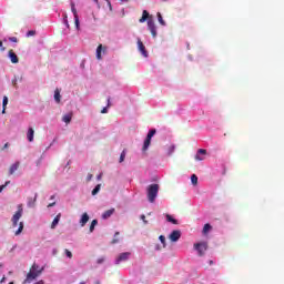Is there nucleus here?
<instances>
[{"label": "nucleus", "instance_id": "f257e3e1", "mask_svg": "<svg viewBox=\"0 0 284 284\" xmlns=\"http://www.w3.org/2000/svg\"><path fill=\"white\" fill-rule=\"evenodd\" d=\"M44 267H40L39 264L33 263L30 267L26 280L23 281L24 284L31 283L32 281H37L41 274H43Z\"/></svg>", "mask_w": 284, "mask_h": 284}, {"label": "nucleus", "instance_id": "f03ea898", "mask_svg": "<svg viewBox=\"0 0 284 284\" xmlns=\"http://www.w3.org/2000/svg\"><path fill=\"white\" fill-rule=\"evenodd\" d=\"M159 184H150L146 189V196L150 203H154L156 201V196H159Z\"/></svg>", "mask_w": 284, "mask_h": 284}, {"label": "nucleus", "instance_id": "7ed1b4c3", "mask_svg": "<svg viewBox=\"0 0 284 284\" xmlns=\"http://www.w3.org/2000/svg\"><path fill=\"white\" fill-rule=\"evenodd\" d=\"M23 216V204L18 205V211L13 214L11 219L12 227L19 225V220Z\"/></svg>", "mask_w": 284, "mask_h": 284}, {"label": "nucleus", "instance_id": "20e7f679", "mask_svg": "<svg viewBox=\"0 0 284 284\" xmlns=\"http://www.w3.org/2000/svg\"><path fill=\"white\" fill-rule=\"evenodd\" d=\"M194 247H195L196 252H199L200 256H203V254H205V252H207L206 242H201V243L194 244Z\"/></svg>", "mask_w": 284, "mask_h": 284}, {"label": "nucleus", "instance_id": "39448f33", "mask_svg": "<svg viewBox=\"0 0 284 284\" xmlns=\"http://www.w3.org/2000/svg\"><path fill=\"white\" fill-rule=\"evenodd\" d=\"M101 52H103V54H105V52H108V47H103V44H99L97 48V59L98 61H101L103 59V57L101 55Z\"/></svg>", "mask_w": 284, "mask_h": 284}, {"label": "nucleus", "instance_id": "423d86ee", "mask_svg": "<svg viewBox=\"0 0 284 284\" xmlns=\"http://www.w3.org/2000/svg\"><path fill=\"white\" fill-rule=\"evenodd\" d=\"M148 28H149L153 39H156V24H154V20L148 21Z\"/></svg>", "mask_w": 284, "mask_h": 284}, {"label": "nucleus", "instance_id": "0eeeda50", "mask_svg": "<svg viewBox=\"0 0 284 284\" xmlns=\"http://www.w3.org/2000/svg\"><path fill=\"white\" fill-rule=\"evenodd\" d=\"M170 241H172V243H176V241H179V239H181V231L175 230L173 231L170 235H169Z\"/></svg>", "mask_w": 284, "mask_h": 284}, {"label": "nucleus", "instance_id": "6e6552de", "mask_svg": "<svg viewBox=\"0 0 284 284\" xmlns=\"http://www.w3.org/2000/svg\"><path fill=\"white\" fill-rule=\"evenodd\" d=\"M138 48L143 57H148V50H145V44H143V41H141V39L138 40Z\"/></svg>", "mask_w": 284, "mask_h": 284}, {"label": "nucleus", "instance_id": "1a4fd4ad", "mask_svg": "<svg viewBox=\"0 0 284 284\" xmlns=\"http://www.w3.org/2000/svg\"><path fill=\"white\" fill-rule=\"evenodd\" d=\"M130 254H131L130 252L121 253L115 261L116 265H119V263L123 261H128V258H130Z\"/></svg>", "mask_w": 284, "mask_h": 284}, {"label": "nucleus", "instance_id": "9d476101", "mask_svg": "<svg viewBox=\"0 0 284 284\" xmlns=\"http://www.w3.org/2000/svg\"><path fill=\"white\" fill-rule=\"evenodd\" d=\"M9 59L11 63H19V57L17 55V53H14L13 50H9Z\"/></svg>", "mask_w": 284, "mask_h": 284}, {"label": "nucleus", "instance_id": "9b49d317", "mask_svg": "<svg viewBox=\"0 0 284 284\" xmlns=\"http://www.w3.org/2000/svg\"><path fill=\"white\" fill-rule=\"evenodd\" d=\"M88 221H90V215H88V213H83L81 219H80L81 227H85Z\"/></svg>", "mask_w": 284, "mask_h": 284}, {"label": "nucleus", "instance_id": "f8f14e48", "mask_svg": "<svg viewBox=\"0 0 284 284\" xmlns=\"http://www.w3.org/2000/svg\"><path fill=\"white\" fill-rule=\"evenodd\" d=\"M27 139H28L29 143H32V141H34V129H32V128L28 129Z\"/></svg>", "mask_w": 284, "mask_h": 284}, {"label": "nucleus", "instance_id": "ddd939ff", "mask_svg": "<svg viewBox=\"0 0 284 284\" xmlns=\"http://www.w3.org/2000/svg\"><path fill=\"white\" fill-rule=\"evenodd\" d=\"M21 165L20 162H16L13 163L10 168H9V174L12 175L17 172V170H19V166Z\"/></svg>", "mask_w": 284, "mask_h": 284}, {"label": "nucleus", "instance_id": "4468645a", "mask_svg": "<svg viewBox=\"0 0 284 284\" xmlns=\"http://www.w3.org/2000/svg\"><path fill=\"white\" fill-rule=\"evenodd\" d=\"M59 221H61V213H59L51 223V230H55L57 225H59Z\"/></svg>", "mask_w": 284, "mask_h": 284}, {"label": "nucleus", "instance_id": "2eb2a0df", "mask_svg": "<svg viewBox=\"0 0 284 284\" xmlns=\"http://www.w3.org/2000/svg\"><path fill=\"white\" fill-rule=\"evenodd\" d=\"M114 212H115L114 209L106 210L104 213H102V219L104 221L110 219V216H112V214H114Z\"/></svg>", "mask_w": 284, "mask_h": 284}, {"label": "nucleus", "instance_id": "dca6fc26", "mask_svg": "<svg viewBox=\"0 0 284 284\" xmlns=\"http://www.w3.org/2000/svg\"><path fill=\"white\" fill-rule=\"evenodd\" d=\"M37 197H38V194L36 193L33 197L28 199V207H34L37 203Z\"/></svg>", "mask_w": 284, "mask_h": 284}, {"label": "nucleus", "instance_id": "f3484780", "mask_svg": "<svg viewBox=\"0 0 284 284\" xmlns=\"http://www.w3.org/2000/svg\"><path fill=\"white\" fill-rule=\"evenodd\" d=\"M149 17H150V13L148 12V10H144L143 12H142V17L140 18V23H145V21H148V19H149Z\"/></svg>", "mask_w": 284, "mask_h": 284}, {"label": "nucleus", "instance_id": "a211bd4d", "mask_svg": "<svg viewBox=\"0 0 284 284\" xmlns=\"http://www.w3.org/2000/svg\"><path fill=\"white\" fill-rule=\"evenodd\" d=\"M150 143H152V140L149 139V138H146V139L144 140V144H143V146H142V152H146L148 148H150Z\"/></svg>", "mask_w": 284, "mask_h": 284}, {"label": "nucleus", "instance_id": "6ab92c4d", "mask_svg": "<svg viewBox=\"0 0 284 284\" xmlns=\"http://www.w3.org/2000/svg\"><path fill=\"white\" fill-rule=\"evenodd\" d=\"M54 101L61 103V91H59V89H55L54 91Z\"/></svg>", "mask_w": 284, "mask_h": 284}, {"label": "nucleus", "instance_id": "aec40b11", "mask_svg": "<svg viewBox=\"0 0 284 284\" xmlns=\"http://www.w3.org/2000/svg\"><path fill=\"white\" fill-rule=\"evenodd\" d=\"M166 221H169V223H172L173 225H179V220L172 217V215L166 214Z\"/></svg>", "mask_w": 284, "mask_h": 284}, {"label": "nucleus", "instance_id": "412c9836", "mask_svg": "<svg viewBox=\"0 0 284 284\" xmlns=\"http://www.w3.org/2000/svg\"><path fill=\"white\" fill-rule=\"evenodd\" d=\"M8 106V97H3L2 100V114H6V108Z\"/></svg>", "mask_w": 284, "mask_h": 284}, {"label": "nucleus", "instance_id": "4be33fe9", "mask_svg": "<svg viewBox=\"0 0 284 284\" xmlns=\"http://www.w3.org/2000/svg\"><path fill=\"white\" fill-rule=\"evenodd\" d=\"M62 121L64 123H70L72 121V113H68V114L63 115Z\"/></svg>", "mask_w": 284, "mask_h": 284}, {"label": "nucleus", "instance_id": "5701e85b", "mask_svg": "<svg viewBox=\"0 0 284 284\" xmlns=\"http://www.w3.org/2000/svg\"><path fill=\"white\" fill-rule=\"evenodd\" d=\"M97 225H99V221H98V220H93V221L91 222L90 227H89V232H90V233L94 232V227H97Z\"/></svg>", "mask_w": 284, "mask_h": 284}, {"label": "nucleus", "instance_id": "b1692460", "mask_svg": "<svg viewBox=\"0 0 284 284\" xmlns=\"http://www.w3.org/2000/svg\"><path fill=\"white\" fill-rule=\"evenodd\" d=\"M18 81H23V77H20V78L14 77V79H12V85H13V88H16V90H17V88H19L17 85Z\"/></svg>", "mask_w": 284, "mask_h": 284}, {"label": "nucleus", "instance_id": "393cba45", "mask_svg": "<svg viewBox=\"0 0 284 284\" xmlns=\"http://www.w3.org/2000/svg\"><path fill=\"white\" fill-rule=\"evenodd\" d=\"M174 150H176V146L170 145V146L168 148L166 154H168L169 156H172V154H174Z\"/></svg>", "mask_w": 284, "mask_h": 284}, {"label": "nucleus", "instance_id": "a878e982", "mask_svg": "<svg viewBox=\"0 0 284 284\" xmlns=\"http://www.w3.org/2000/svg\"><path fill=\"white\" fill-rule=\"evenodd\" d=\"M21 232H23V222L19 223V227L18 230L14 232L16 236H19V234H21Z\"/></svg>", "mask_w": 284, "mask_h": 284}, {"label": "nucleus", "instance_id": "bb28decb", "mask_svg": "<svg viewBox=\"0 0 284 284\" xmlns=\"http://www.w3.org/2000/svg\"><path fill=\"white\" fill-rule=\"evenodd\" d=\"M191 182L193 185H197L199 184V176H196V174L191 175Z\"/></svg>", "mask_w": 284, "mask_h": 284}, {"label": "nucleus", "instance_id": "cd10ccee", "mask_svg": "<svg viewBox=\"0 0 284 284\" xmlns=\"http://www.w3.org/2000/svg\"><path fill=\"white\" fill-rule=\"evenodd\" d=\"M101 192V184H98L93 190H92V196H97V193Z\"/></svg>", "mask_w": 284, "mask_h": 284}, {"label": "nucleus", "instance_id": "c85d7f7f", "mask_svg": "<svg viewBox=\"0 0 284 284\" xmlns=\"http://www.w3.org/2000/svg\"><path fill=\"white\" fill-rule=\"evenodd\" d=\"M110 98H108V105L101 110V114H108V108H110Z\"/></svg>", "mask_w": 284, "mask_h": 284}, {"label": "nucleus", "instance_id": "c756f323", "mask_svg": "<svg viewBox=\"0 0 284 284\" xmlns=\"http://www.w3.org/2000/svg\"><path fill=\"white\" fill-rule=\"evenodd\" d=\"M154 134H156V129L150 130L148 135H146V139H151L152 140V136H154Z\"/></svg>", "mask_w": 284, "mask_h": 284}, {"label": "nucleus", "instance_id": "7c9ffc66", "mask_svg": "<svg viewBox=\"0 0 284 284\" xmlns=\"http://www.w3.org/2000/svg\"><path fill=\"white\" fill-rule=\"evenodd\" d=\"M210 230H212V225L205 224L203 227V234H207V232H210Z\"/></svg>", "mask_w": 284, "mask_h": 284}, {"label": "nucleus", "instance_id": "2f4dec72", "mask_svg": "<svg viewBox=\"0 0 284 284\" xmlns=\"http://www.w3.org/2000/svg\"><path fill=\"white\" fill-rule=\"evenodd\" d=\"M71 12H73V17H79V13H77V8L74 7V3H71Z\"/></svg>", "mask_w": 284, "mask_h": 284}, {"label": "nucleus", "instance_id": "473e14b6", "mask_svg": "<svg viewBox=\"0 0 284 284\" xmlns=\"http://www.w3.org/2000/svg\"><path fill=\"white\" fill-rule=\"evenodd\" d=\"M158 21L161 26H165V20H163V16H161V13H158Z\"/></svg>", "mask_w": 284, "mask_h": 284}, {"label": "nucleus", "instance_id": "72a5a7b5", "mask_svg": "<svg viewBox=\"0 0 284 284\" xmlns=\"http://www.w3.org/2000/svg\"><path fill=\"white\" fill-rule=\"evenodd\" d=\"M125 150L122 151V153L120 154V160L119 163H123V161H125Z\"/></svg>", "mask_w": 284, "mask_h": 284}, {"label": "nucleus", "instance_id": "f704fd0d", "mask_svg": "<svg viewBox=\"0 0 284 284\" xmlns=\"http://www.w3.org/2000/svg\"><path fill=\"white\" fill-rule=\"evenodd\" d=\"M8 185H10V181H7L3 185H0V194L3 192V190H6V187H8Z\"/></svg>", "mask_w": 284, "mask_h": 284}, {"label": "nucleus", "instance_id": "c9c22d12", "mask_svg": "<svg viewBox=\"0 0 284 284\" xmlns=\"http://www.w3.org/2000/svg\"><path fill=\"white\" fill-rule=\"evenodd\" d=\"M74 23H75L77 30H79L80 29L79 16H75Z\"/></svg>", "mask_w": 284, "mask_h": 284}, {"label": "nucleus", "instance_id": "e433bc0d", "mask_svg": "<svg viewBox=\"0 0 284 284\" xmlns=\"http://www.w3.org/2000/svg\"><path fill=\"white\" fill-rule=\"evenodd\" d=\"M119 232H115V234H114V239L112 240V244L114 245V244H116V243H119V239H116L118 236H119Z\"/></svg>", "mask_w": 284, "mask_h": 284}, {"label": "nucleus", "instance_id": "4c0bfd02", "mask_svg": "<svg viewBox=\"0 0 284 284\" xmlns=\"http://www.w3.org/2000/svg\"><path fill=\"white\" fill-rule=\"evenodd\" d=\"M34 34H37L36 30H30L27 32V37H34Z\"/></svg>", "mask_w": 284, "mask_h": 284}, {"label": "nucleus", "instance_id": "58836bf2", "mask_svg": "<svg viewBox=\"0 0 284 284\" xmlns=\"http://www.w3.org/2000/svg\"><path fill=\"white\" fill-rule=\"evenodd\" d=\"M64 253L68 258H72V253L70 252V250L65 248Z\"/></svg>", "mask_w": 284, "mask_h": 284}, {"label": "nucleus", "instance_id": "ea45409f", "mask_svg": "<svg viewBox=\"0 0 284 284\" xmlns=\"http://www.w3.org/2000/svg\"><path fill=\"white\" fill-rule=\"evenodd\" d=\"M160 242L162 243L163 247H165V236L164 235H160Z\"/></svg>", "mask_w": 284, "mask_h": 284}, {"label": "nucleus", "instance_id": "a19ab883", "mask_svg": "<svg viewBox=\"0 0 284 284\" xmlns=\"http://www.w3.org/2000/svg\"><path fill=\"white\" fill-rule=\"evenodd\" d=\"M197 154H207V150L205 149H199Z\"/></svg>", "mask_w": 284, "mask_h": 284}, {"label": "nucleus", "instance_id": "79ce46f5", "mask_svg": "<svg viewBox=\"0 0 284 284\" xmlns=\"http://www.w3.org/2000/svg\"><path fill=\"white\" fill-rule=\"evenodd\" d=\"M9 41H11V43H17L19 40L17 39V37H11L9 38Z\"/></svg>", "mask_w": 284, "mask_h": 284}, {"label": "nucleus", "instance_id": "37998d69", "mask_svg": "<svg viewBox=\"0 0 284 284\" xmlns=\"http://www.w3.org/2000/svg\"><path fill=\"white\" fill-rule=\"evenodd\" d=\"M203 159L200 153H196L195 161H203Z\"/></svg>", "mask_w": 284, "mask_h": 284}, {"label": "nucleus", "instance_id": "c03bdc74", "mask_svg": "<svg viewBox=\"0 0 284 284\" xmlns=\"http://www.w3.org/2000/svg\"><path fill=\"white\" fill-rule=\"evenodd\" d=\"M141 221H143L144 225H148V220H145V215H141Z\"/></svg>", "mask_w": 284, "mask_h": 284}, {"label": "nucleus", "instance_id": "a18cd8bd", "mask_svg": "<svg viewBox=\"0 0 284 284\" xmlns=\"http://www.w3.org/2000/svg\"><path fill=\"white\" fill-rule=\"evenodd\" d=\"M64 23L67 26V28H70V24L68 23V17L65 16V19H64Z\"/></svg>", "mask_w": 284, "mask_h": 284}, {"label": "nucleus", "instance_id": "49530a36", "mask_svg": "<svg viewBox=\"0 0 284 284\" xmlns=\"http://www.w3.org/2000/svg\"><path fill=\"white\" fill-rule=\"evenodd\" d=\"M57 205V202L48 204V207H54Z\"/></svg>", "mask_w": 284, "mask_h": 284}, {"label": "nucleus", "instance_id": "de8ad7c7", "mask_svg": "<svg viewBox=\"0 0 284 284\" xmlns=\"http://www.w3.org/2000/svg\"><path fill=\"white\" fill-rule=\"evenodd\" d=\"M103 261H105L103 257L98 260V264L101 265V263H103Z\"/></svg>", "mask_w": 284, "mask_h": 284}, {"label": "nucleus", "instance_id": "09e8293b", "mask_svg": "<svg viewBox=\"0 0 284 284\" xmlns=\"http://www.w3.org/2000/svg\"><path fill=\"white\" fill-rule=\"evenodd\" d=\"M92 174H89L88 176H87V181H92Z\"/></svg>", "mask_w": 284, "mask_h": 284}, {"label": "nucleus", "instance_id": "8fccbe9b", "mask_svg": "<svg viewBox=\"0 0 284 284\" xmlns=\"http://www.w3.org/2000/svg\"><path fill=\"white\" fill-rule=\"evenodd\" d=\"M102 176H103V174H99L98 175V181H101Z\"/></svg>", "mask_w": 284, "mask_h": 284}, {"label": "nucleus", "instance_id": "3c124183", "mask_svg": "<svg viewBox=\"0 0 284 284\" xmlns=\"http://www.w3.org/2000/svg\"><path fill=\"white\" fill-rule=\"evenodd\" d=\"M9 143H6L4 146H3V150H6V148H9Z\"/></svg>", "mask_w": 284, "mask_h": 284}, {"label": "nucleus", "instance_id": "603ef678", "mask_svg": "<svg viewBox=\"0 0 284 284\" xmlns=\"http://www.w3.org/2000/svg\"><path fill=\"white\" fill-rule=\"evenodd\" d=\"M106 2L109 3L110 8H112V3H110V0H106Z\"/></svg>", "mask_w": 284, "mask_h": 284}, {"label": "nucleus", "instance_id": "864d4df0", "mask_svg": "<svg viewBox=\"0 0 284 284\" xmlns=\"http://www.w3.org/2000/svg\"><path fill=\"white\" fill-rule=\"evenodd\" d=\"M3 47V42L0 40V48H2Z\"/></svg>", "mask_w": 284, "mask_h": 284}, {"label": "nucleus", "instance_id": "5fc2aeb1", "mask_svg": "<svg viewBox=\"0 0 284 284\" xmlns=\"http://www.w3.org/2000/svg\"><path fill=\"white\" fill-rule=\"evenodd\" d=\"M4 281H6V277H2V280L0 282L3 283Z\"/></svg>", "mask_w": 284, "mask_h": 284}, {"label": "nucleus", "instance_id": "6e6d98bb", "mask_svg": "<svg viewBox=\"0 0 284 284\" xmlns=\"http://www.w3.org/2000/svg\"><path fill=\"white\" fill-rule=\"evenodd\" d=\"M50 199H51V201H52V200H54V195H51V197H50Z\"/></svg>", "mask_w": 284, "mask_h": 284}, {"label": "nucleus", "instance_id": "4d7b16f0", "mask_svg": "<svg viewBox=\"0 0 284 284\" xmlns=\"http://www.w3.org/2000/svg\"><path fill=\"white\" fill-rule=\"evenodd\" d=\"M1 51H2V52L6 51V48H2Z\"/></svg>", "mask_w": 284, "mask_h": 284}, {"label": "nucleus", "instance_id": "13d9d810", "mask_svg": "<svg viewBox=\"0 0 284 284\" xmlns=\"http://www.w3.org/2000/svg\"><path fill=\"white\" fill-rule=\"evenodd\" d=\"M80 284H85V282H81Z\"/></svg>", "mask_w": 284, "mask_h": 284}, {"label": "nucleus", "instance_id": "bf43d9fd", "mask_svg": "<svg viewBox=\"0 0 284 284\" xmlns=\"http://www.w3.org/2000/svg\"><path fill=\"white\" fill-rule=\"evenodd\" d=\"M94 1L98 3L99 0H94Z\"/></svg>", "mask_w": 284, "mask_h": 284}, {"label": "nucleus", "instance_id": "052dcab7", "mask_svg": "<svg viewBox=\"0 0 284 284\" xmlns=\"http://www.w3.org/2000/svg\"><path fill=\"white\" fill-rule=\"evenodd\" d=\"M162 1H168V0H162Z\"/></svg>", "mask_w": 284, "mask_h": 284}, {"label": "nucleus", "instance_id": "680f3d73", "mask_svg": "<svg viewBox=\"0 0 284 284\" xmlns=\"http://www.w3.org/2000/svg\"><path fill=\"white\" fill-rule=\"evenodd\" d=\"M121 1H126V0H121Z\"/></svg>", "mask_w": 284, "mask_h": 284}]
</instances>
